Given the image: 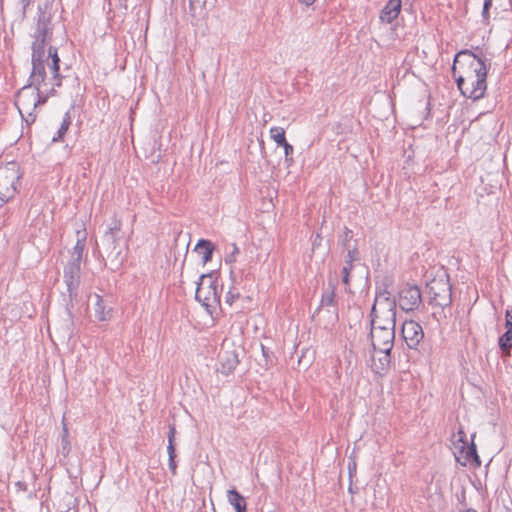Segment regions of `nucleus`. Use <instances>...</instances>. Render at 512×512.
<instances>
[{
  "instance_id": "obj_1",
  "label": "nucleus",
  "mask_w": 512,
  "mask_h": 512,
  "mask_svg": "<svg viewBox=\"0 0 512 512\" xmlns=\"http://www.w3.org/2000/svg\"><path fill=\"white\" fill-rule=\"evenodd\" d=\"M471 50H461L453 61L452 76L461 94L473 101L484 97L487 90V71L490 60Z\"/></svg>"
},
{
  "instance_id": "obj_2",
  "label": "nucleus",
  "mask_w": 512,
  "mask_h": 512,
  "mask_svg": "<svg viewBox=\"0 0 512 512\" xmlns=\"http://www.w3.org/2000/svg\"><path fill=\"white\" fill-rule=\"evenodd\" d=\"M429 294V305L433 307H440V312L432 314L438 322L442 319H447L448 314L446 309L450 308L452 304V284L448 275L433 278L427 284Z\"/></svg>"
},
{
  "instance_id": "obj_3",
  "label": "nucleus",
  "mask_w": 512,
  "mask_h": 512,
  "mask_svg": "<svg viewBox=\"0 0 512 512\" xmlns=\"http://www.w3.org/2000/svg\"><path fill=\"white\" fill-rule=\"evenodd\" d=\"M21 176L20 167L16 162L0 165V207L18 193Z\"/></svg>"
},
{
  "instance_id": "obj_4",
  "label": "nucleus",
  "mask_w": 512,
  "mask_h": 512,
  "mask_svg": "<svg viewBox=\"0 0 512 512\" xmlns=\"http://www.w3.org/2000/svg\"><path fill=\"white\" fill-rule=\"evenodd\" d=\"M396 307V300L390 296L387 289L377 290L370 313L371 322H376V319H381L385 326L395 327Z\"/></svg>"
},
{
  "instance_id": "obj_5",
  "label": "nucleus",
  "mask_w": 512,
  "mask_h": 512,
  "mask_svg": "<svg viewBox=\"0 0 512 512\" xmlns=\"http://www.w3.org/2000/svg\"><path fill=\"white\" fill-rule=\"evenodd\" d=\"M220 297L217 279L213 278L212 273L202 274L197 283L195 299L209 311L210 308L215 309L220 304Z\"/></svg>"
},
{
  "instance_id": "obj_6",
  "label": "nucleus",
  "mask_w": 512,
  "mask_h": 512,
  "mask_svg": "<svg viewBox=\"0 0 512 512\" xmlns=\"http://www.w3.org/2000/svg\"><path fill=\"white\" fill-rule=\"evenodd\" d=\"M49 57H51V62L48 63V67L51 73V80H54V82L51 83V87L49 89H46L45 87L40 90H35V109L38 106L44 105L49 97L56 94V87H60L62 85V76L60 75V58L56 47L49 46Z\"/></svg>"
},
{
  "instance_id": "obj_7",
  "label": "nucleus",
  "mask_w": 512,
  "mask_h": 512,
  "mask_svg": "<svg viewBox=\"0 0 512 512\" xmlns=\"http://www.w3.org/2000/svg\"><path fill=\"white\" fill-rule=\"evenodd\" d=\"M35 99V89L29 84L22 87L16 95L15 104L22 119L28 126L33 124L37 118V114L35 113Z\"/></svg>"
},
{
  "instance_id": "obj_8",
  "label": "nucleus",
  "mask_w": 512,
  "mask_h": 512,
  "mask_svg": "<svg viewBox=\"0 0 512 512\" xmlns=\"http://www.w3.org/2000/svg\"><path fill=\"white\" fill-rule=\"evenodd\" d=\"M80 277L81 271L78 268L65 265L63 271L64 283L67 288V298L64 299L66 311L69 316V319L72 321V309L74 307L75 302H77L78 298V290L80 285Z\"/></svg>"
},
{
  "instance_id": "obj_9",
  "label": "nucleus",
  "mask_w": 512,
  "mask_h": 512,
  "mask_svg": "<svg viewBox=\"0 0 512 512\" xmlns=\"http://www.w3.org/2000/svg\"><path fill=\"white\" fill-rule=\"evenodd\" d=\"M330 289L322 294L320 305L315 310L312 318H319L323 316L328 323H335L338 320V305L335 293V285H329Z\"/></svg>"
},
{
  "instance_id": "obj_10",
  "label": "nucleus",
  "mask_w": 512,
  "mask_h": 512,
  "mask_svg": "<svg viewBox=\"0 0 512 512\" xmlns=\"http://www.w3.org/2000/svg\"><path fill=\"white\" fill-rule=\"evenodd\" d=\"M401 333L409 349H414L418 352L424 350V332L419 323L414 320L405 321L402 324Z\"/></svg>"
},
{
  "instance_id": "obj_11",
  "label": "nucleus",
  "mask_w": 512,
  "mask_h": 512,
  "mask_svg": "<svg viewBox=\"0 0 512 512\" xmlns=\"http://www.w3.org/2000/svg\"><path fill=\"white\" fill-rule=\"evenodd\" d=\"M370 336L374 350L391 351L394 345L395 327L373 326Z\"/></svg>"
},
{
  "instance_id": "obj_12",
  "label": "nucleus",
  "mask_w": 512,
  "mask_h": 512,
  "mask_svg": "<svg viewBox=\"0 0 512 512\" xmlns=\"http://www.w3.org/2000/svg\"><path fill=\"white\" fill-rule=\"evenodd\" d=\"M399 307L406 312L416 310L422 303V294L417 285H405L398 292Z\"/></svg>"
},
{
  "instance_id": "obj_13",
  "label": "nucleus",
  "mask_w": 512,
  "mask_h": 512,
  "mask_svg": "<svg viewBox=\"0 0 512 512\" xmlns=\"http://www.w3.org/2000/svg\"><path fill=\"white\" fill-rule=\"evenodd\" d=\"M218 361L220 364L218 371L224 375L231 374L240 362L238 349L223 344L218 354Z\"/></svg>"
},
{
  "instance_id": "obj_14",
  "label": "nucleus",
  "mask_w": 512,
  "mask_h": 512,
  "mask_svg": "<svg viewBox=\"0 0 512 512\" xmlns=\"http://www.w3.org/2000/svg\"><path fill=\"white\" fill-rule=\"evenodd\" d=\"M32 71L29 76V85L33 86L35 90L47 87L54 80L47 79L45 61H31Z\"/></svg>"
},
{
  "instance_id": "obj_15",
  "label": "nucleus",
  "mask_w": 512,
  "mask_h": 512,
  "mask_svg": "<svg viewBox=\"0 0 512 512\" xmlns=\"http://www.w3.org/2000/svg\"><path fill=\"white\" fill-rule=\"evenodd\" d=\"M53 34V28L51 24V16L45 12H41L38 16L36 29L34 32V39L40 42L50 43Z\"/></svg>"
},
{
  "instance_id": "obj_16",
  "label": "nucleus",
  "mask_w": 512,
  "mask_h": 512,
  "mask_svg": "<svg viewBox=\"0 0 512 512\" xmlns=\"http://www.w3.org/2000/svg\"><path fill=\"white\" fill-rule=\"evenodd\" d=\"M120 240L118 238H111V236L103 237V245L105 252L107 254L108 259H110L111 263L118 268L122 265L124 261V257L122 256L121 248H120Z\"/></svg>"
},
{
  "instance_id": "obj_17",
  "label": "nucleus",
  "mask_w": 512,
  "mask_h": 512,
  "mask_svg": "<svg viewBox=\"0 0 512 512\" xmlns=\"http://www.w3.org/2000/svg\"><path fill=\"white\" fill-rule=\"evenodd\" d=\"M216 0H189L192 18L199 20L207 16L208 11L215 6Z\"/></svg>"
},
{
  "instance_id": "obj_18",
  "label": "nucleus",
  "mask_w": 512,
  "mask_h": 512,
  "mask_svg": "<svg viewBox=\"0 0 512 512\" xmlns=\"http://www.w3.org/2000/svg\"><path fill=\"white\" fill-rule=\"evenodd\" d=\"M401 7V0H389L380 12V21L387 24L392 23L399 16Z\"/></svg>"
},
{
  "instance_id": "obj_19",
  "label": "nucleus",
  "mask_w": 512,
  "mask_h": 512,
  "mask_svg": "<svg viewBox=\"0 0 512 512\" xmlns=\"http://www.w3.org/2000/svg\"><path fill=\"white\" fill-rule=\"evenodd\" d=\"M380 355L373 358L372 370L378 375H385L391 364V351H378Z\"/></svg>"
},
{
  "instance_id": "obj_20",
  "label": "nucleus",
  "mask_w": 512,
  "mask_h": 512,
  "mask_svg": "<svg viewBox=\"0 0 512 512\" xmlns=\"http://www.w3.org/2000/svg\"><path fill=\"white\" fill-rule=\"evenodd\" d=\"M355 260H358V250L356 247L348 250L345 264L342 268V282L347 286L350 284V272L353 269V262Z\"/></svg>"
},
{
  "instance_id": "obj_21",
  "label": "nucleus",
  "mask_w": 512,
  "mask_h": 512,
  "mask_svg": "<svg viewBox=\"0 0 512 512\" xmlns=\"http://www.w3.org/2000/svg\"><path fill=\"white\" fill-rule=\"evenodd\" d=\"M227 499L235 512H247L246 499L235 488L227 491Z\"/></svg>"
},
{
  "instance_id": "obj_22",
  "label": "nucleus",
  "mask_w": 512,
  "mask_h": 512,
  "mask_svg": "<svg viewBox=\"0 0 512 512\" xmlns=\"http://www.w3.org/2000/svg\"><path fill=\"white\" fill-rule=\"evenodd\" d=\"M95 317L99 321H107L112 316V308L106 305L105 300L100 296L96 295V303L94 307Z\"/></svg>"
},
{
  "instance_id": "obj_23",
  "label": "nucleus",
  "mask_w": 512,
  "mask_h": 512,
  "mask_svg": "<svg viewBox=\"0 0 512 512\" xmlns=\"http://www.w3.org/2000/svg\"><path fill=\"white\" fill-rule=\"evenodd\" d=\"M195 251L202 255V263L203 265H205L212 259L214 246L211 243V241L206 239H200L196 244Z\"/></svg>"
},
{
  "instance_id": "obj_24",
  "label": "nucleus",
  "mask_w": 512,
  "mask_h": 512,
  "mask_svg": "<svg viewBox=\"0 0 512 512\" xmlns=\"http://www.w3.org/2000/svg\"><path fill=\"white\" fill-rule=\"evenodd\" d=\"M47 44V42H40L39 40L34 39L31 46V61H47L48 59H51V57H49V54L46 55L45 53V46Z\"/></svg>"
},
{
  "instance_id": "obj_25",
  "label": "nucleus",
  "mask_w": 512,
  "mask_h": 512,
  "mask_svg": "<svg viewBox=\"0 0 512 512\" xmlns=\"http://www.w3.org/2000/svg\"><path fill=\"white\" fill-rule=\"evenodd\" d=\"M474 436L475 435H472V438ZM460 452L465 453V456H464L465 462L462 463V465H465L466 462H473L475 464V466H477V467L481 465V460H480L479 455L477 454L476 445L473 441L470 444L467 443V445L465 446V449Z\"/></svg>"
},
{
  "instance_id": "obj_26",
  "label": "nucleus",
  "mask_w": 512,
  "mask_h": 512,
  "mask_svg": "<svg viewBox=\"0 0 512 512\" xmlns=\"http://www.w3.org/2000/svg\"><path fill=\"white\" fill-rule=\"evenodd\" d=\"M498 345L503 356H510L512 349V330H506L498 339Z\"/></svg>"
},
{
  "instance_id": "obj_27",
  "label": "nucleus",
  "mask_w": 512,
  "mask_h": 512,
  "mask_svg": "<svg viewBox=\"0 0 512 512\" xmlns=\"http://www.w3.org/2000/svg\"><path fill=\"white\" fill-rule=\"evenodd\" d=\"M71 115L69 112L64 114L62 123L57 131V135L52 138V142L62 141L64 135L67 133L69 126L71 125Z\"/></svg>"
},
{
  "instance_id": "obj_28",
  "label": "nucleus",
  "mask_w": 512,
  "mask_h": 512,
  "mask_svg": "<svg viewBox=\"0 0 512 512\" xmlns=\"http://www.w3.org/2000/svg\"><path fill=\"white\" fill-rule=\"evenodd\" d=\"M121 227L122 222L121 220L114 215L112 222L108 228V230L105 232L104 236H111V238H118L121 239Z\"/></svg>"
},
{
  "instance_id": "obj_29",
  "label": "nucleus",
  "mask_w": 512,
  "mask_h": 512,
  "mask_svg": "<svg viewBox=\"0 0 512 512\" xmlns=\"http://www.w3.org/2000/svg\"><path fill=\"white\" fill-rule=\"evenodd\" d=\"M269 132L270 137L278 146H282L287 142L285 137V130L282 127H271Z\"/></svg>"
},
{
  "instance_id": "obj_30",
  "label": "nucleus",
  "mask_w": 512,
  "mask_h": 512,
  "mask_svg": "<svg viewBox=\"0 0 512 512\" xmlns=\"http://www.w3.org/2000/svg\"><path fill=\"white\" fill-rule=\"evenodd\" d=\"M61 445H62V453L64 455L69 454L71 450L70 440H69V432L67 426L63 425V432L61 437Z\"/></svg>"
},
{
  "instance_id": "obj_31",
  "label": "nucleus",
  "mask_w": 512,
  "mask_h": 512,
  "mask_svg": "<svg viewBox=\"0 0 512 512\" xmlns=\"http://www.w3.org/2000/svg\"><path fill=\"white\" fill-rule=\"evenodd\" d=\"M86 245V239L83 237L82 239H78L75 246L73 247L71 255L83 256Z\"/></svg>"
},
{
  "instance_id": "obj_32",
  "label": "nucleus",
  "mask_w": 512,
  "mask_h": 512,
  "mask_svg": "<svg viewBox=\"0 0 512 512\" xmlns=\"http://www.w3.org/2000/svg\"><path fill=\"white\" fill-rule=\"evenodd\" d=\"M281 147H283L284 149V154H285V162L288 163V166H290L292 163H293V152H294V148L293 146L286 142L284 145H282Z\"/></svg>"
},
{
  "instance_id": "obj_33",
  "label": "nucleus",
  "mask_w": 512,
  "mask_h": 512,
  "mask_svg": "<svg viewBox=\"0 0 512 512\" xmlns=\"http://www.w3.org/2000/svg\"><path fill=\"white\" fill-rule=\"evenodd\" d=\"M492 4H493L492 0H484L483 9H482V18L486 24L489 23V18H490L489 10L492 7Z\"/></svg>"
},
{
  "instance_id": "obj_34",
  "label": "nucleus",
  "mask_w": 512,
  "mask_h": 512,
  "mask_svg": "<svg viewBox=\"0 0 512 512\" xmlns=\"http://www.w3.org/2000/svg\"><path fill=\"white\" fill-rule=\"evenodd\" d=\"M240 293L236 287H231L226 295V302L232 305L237 299H239Z\"/></svg>"
},
{
  "instance_id": "obj_35",
  "label": "nucleus",
  "mask_w": 512,
  "mask_h": 512,
  "mask_svg": "<svg viewBox=\"0 0 512 512\" xmlns=\"http://www.w3.org/2000/svg\"><path fill=\"white\" fill-rule=\"evenodd\" d=\"M232 251L228 253L225 257L226 263H233L236 261V255L239 254V248L236 244L231 245Z\"/></svg>"
},
{
  "instance_id": "obj_36",
  "label": "nucleus",
  "mask_w": 512,
  "mask_h": 512,
  "mask_svg": "<svg viewBox=\"0 0 512 512\" xmlns=\"http://www.w3.org/2000/svg\"><path fill=\"white\" fill-rule=\"evenodd\" d=\"M456 437H457V442H460L462 444L459 447L460 451H463L465 449V446L467 445V439H466V434L462 428H460L458 430Z\"/></svg>"
},
{
  "instance_id": "obj_37",
  "label": "nucleus",
  "mask_w": 512,
  "mask_h": 512,
  "mask_svg": "<svg viewBox=\"0 0 512 512\" xmlns=\"http://www.w3.org/2000/svg\"><path fill=\"white\" fill-rule=\"evenodd\" d=\"M82 259H83V256L71 255V260L67 263V265L76 267V268H78V270L81 271Z\"/></svg>"
},
{
  "instance_id": "obj_38",
  "label": "nucleus",
  "mask_w": 512,
  "mask_h": 512,
  "mask_svg": "<svg viewBox=\"0 0 512 512\" xmlns=\"http://www.w3.org/2000/svg\"><path fill=\"white\" fill-rule=\"evenodd\" d=\"M505 328L512 330V310L507 309L505 312Z\"/></svg>"
},
{
  "instance_id": "obj_39",
  "label": "nucleus",
  "mask_w": 512,
  "mask_h": 512,
  "mask_svg": "<svg viewBox=\"0 0 512 512\" xmlns=\"http://www.w3.org/2000/svg\"><path fill=\"white\" fill-rule=\"evenodd\" d=\"M168 466H169V469H170V472L172 475H176L177 474V462H176V458H169L168 460Z\"/></svg>"
},
{
  "instance_id": "obj_40",
  "label": "nucleus",
  "mask_w": 512,
  "mask_h": 512,
  "mask_svg": "<svg viewBox=\"0 0 512 512\" xmlns=\"http://www.w3.org/2000/svg\"><path fill=\"white\" fill-rule=\"evenodd\" d=\"M167 452L169 458H176V447L174 442H168Z\"/></svg>"
},
{
  "instance_id": "obj_41",
  "label": "nucleus",
  "mask_w": 512,
  "mask_h": 512,
  "mask_svg": "<svg viewBox=\"0 0 512 512\" xmlns=\"http://www.w3.org/2000/svg\"><path fill=\"white\" fill-rule=\"evenodd\" d=\"M175 434H176V428L175 425H169V432H168V442H174L175 441Z\"/></svg>"
},
{
  "instance_id": "obj_42",
  "label": "nucleus",
  "mask_w": 512,
  "mask_h": 512,
  "mask_svg": "<svg viewBox=\"0 0 512 512\" xmlns=\"http://www.w3.org/2000/svg\"><path fill=\"white\" fill-rule=\"evenodd\" d=\"M15 485L18 490L27 491V484L25 482L18 481V482H16Z\"/></svg>"
},
{
  "instance_id": "obj_43",
  "label": "nucleus",
  "mask_w": 512,
  "mask_h": 512,
  "mask_svg": "<svg viewBox=\"0 0 512 512\" xmlns=\"http://www.w3.org/2000/svg\"><path fill=\"white\" fill-rule=\"evenodd\" d=\"M351 238H352V231L349 230L348 228H345V231H344V242L348 241Z\"/></svg>"
},
{
  "instance_id": "obj_44",
  "label": "nucleus",
  "mask_w": 512,
  "mask_h": 512,
  "mask_svg": "<svg viewBox=\"0 0 512 512\" xmlns=\"http://www.w3.org/2000/svg\"><path fill=\"white\" fill-rule=\"evenodd\" d=\"M32 0H21L23 12L25 13L26 9L30 6Z\"/></svg>"
},
{
  "instance_id": "obj_45",
  "label": "nucleus",
  "mask_w": 512,
  "mask_h": 512,
  "mask_svg": "<svg viewBox=\"0 0 512 512\" xmlns=\"http://www.w3.org/2000/svg\"><path fill=\"white\" fill-rule=\"evenodd\" d=\"M373 326H385V324L381 319H376V322H371V328H373Z\"/></svg>"
},
{
  "instance_id": "obj_46",
  "label": "nucleus",
  "mask_w": 512,
  "mask_h": 512,
  "mask_svg": "<svg viewBox=\"0 0 512 512\" xmlns=\"http://www.w3.org/2000/svg\"><path fill=\"white\" fill-rule=\"evenodd\" d=\"M300 3L305 4L306 6L312 5L315 0H298Z\"/></svg>"
},
{
  "instance_id": "obj_47",
  "label": "nucleus",
  "mask_w": 512,
  "mask_h": 512,
  "mask_svg": "<svg viewBox=\"0 0 512 512\" xmlns=\"http://www.w3.org/2000/svg\"><path fill=\"white\" fill-rule=\"evenodd\" d=\"M262 352H263V355L265 356V358L268 359V352L266 351L264 346H262Z\"/></svg>"
},
{
  "instance_id": "obj_48",
  "label": "nucleus",
  "mask_w": 512,
  "mask_h": 512,
  "mask_svg": "<svg viewBox=\"0 0 512 512\" xmlns=\"http://www.w3.org/2000/svg\"><path fill=\"white\" fill-rule=\"evenodd\" d=\"M197 512H206L204 503H203V506L201 508H199Z\"/></svg>"
},
{
  "instance_id": "obj_49",
  "label": "nucleus",
  "mask_w": 512,
  "mask_h": 512,
  "mask_svg": "<svg viewBox=\"0 0 512 512\" xmlns=\"http://www.w3.org/2000/svg\"><path fill=\"white\" fill-rule=\"evenodd\" d=\"M466 512H477V511L474 509H468Z\"/></svg>"
},
{
  "instance_id": "obj_50",
  "label": "nucleus",
  "mask_w": 512,
  "mask_h": 512,
  "mask_svg": "<svg viewBox=\"0 0 512 512\" xmlns=\"http://www.w3.org/2000/svg\"><path fill=\"white\" fill-rule=\"evenodd\" d=\"M316 243H319V240H315V241L313 242V245H316Z\"/></svg>"
},
{
  "instance_id": "obj_51",
  "label": "nucleus",
  "mask_w": 512,
  "mask_h": 512,
  "mask_svg": "<svg viewBox=\"0 0 512 512\" xmlns=\"http://www.w3.org/2000/svg\"><path fill=\"white\" fill-rule=\"evenodd\" d=\"M316 243H319V240H315V241L313 242V245H316Z\"/></svg>"
}]
</instances>
